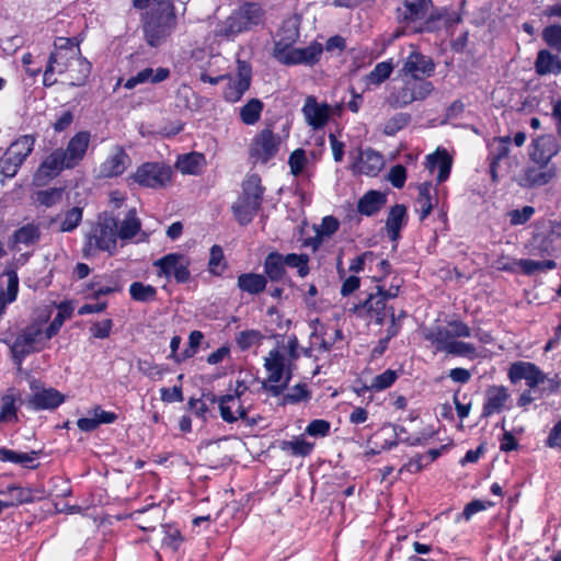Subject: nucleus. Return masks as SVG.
<instances>
[{"label":"nucleus","mask_w":561,"mask_h":561,"mask_svg":"<svg viewBox=\"0 0 561 561\" xmlns=\"http://www.w3.org/2000/svg\"><path fill=\"white\" fill-rule=\"evenodd\" d=\"M298 357L299 343L295 335L277 343L264 357L266 378L262 382L263 389L273 397L283 394L293 378L294 363Z\"/></svg>","instance_id":"nucleus-1"},{"label":"nucleus","mask_w":561,"mask_h":561,"mask_svg":"<svg viewBox=\"0 0 561 561\" xmlns=\"http://www.w3.org/2000/svg\"><path fill=\"white\" fill-rule=\"evenodd\" d=\"M133 7L142 11L144 37L151 47L163 44L175 30L178 19L172 0H133Z\"/></svg>","instance_id":"nucleus-2"},{"label":"nucleus","mask_w":561,"mask_h":561,"mask_svg":"<svg viewBox=\"0 0 561 561\" xmlns=\"http://www.w3.org/2000/svg\"><path fill=\"white\" fill-rule=\"evenodd\" d=\"M79 66V76H69V83L72 85H81L88 78L91 65L90 62L79 55L78 48H58L51 53L47 67L43 73V83L46 87H51L57 82L56 73H69L70 68Z\"/></svg>","instance_id":"nucleus-3"},{"label":"nucleus","mask_w":561,"mask_h":561,"mask_svg":"<svg viewBox=\"0 0 561 561\" xmlns=\"http://www.w3.org/2000/svg\"><path fill=\"white\" fill-rule=\"evenodd\" d=\"M263 11L256 3H245L234 10L227 19L215 24L211 33L216 41H233L239 34L259 25Z\"/></svg>","instance_id":"nucleus-4"},{"label":"nucleus","mask_w":561,"mask_h":561,"mask_svg":"<svg viewBox=\"0 0 561 561\" xmlns=\"http://www.w3.org/2000/svg\"><path fill=\"white\" fill-rule=\"evenodd\" d=\"M48 317L41 321H35L24 328L11 344V353L14 363L21 367L24 358L34 352L42 351L46 343L51 339L44 328Z\"/></svg>","instance_id":"nucleus-5"},{"label":"nucleus","mask_w":561,"mask_h":561,"mask_svg":"<svg viewBox=\"0 0 561 561\" xmlns=\"http://www.w3.org/2000/svg\"><path fill=\"white\" fill-rule=\"evenodd\" d=\"M510 136L494 137L488 144L490 172L493 181L504 175H512L519 164L517 156L511 153Z\"/></svg>","instance_id":"nucleus-6"},{"label":"nucleus","mask_w":561,"mask_h":561,"mask_svg":"<svg viewBox=\"0 0 561 561\" xmlns=\"http://www.w3.org/2000/svg\"><path fill=\"white\" fill-rule=\"evenodd\" d=\"M434 91V85L427 80L403 78L401 87H394L387 96V103L392 108H404L413 102L427 99Z\"/></svg>","instance_id":"nucleus-7"},{"label":"nucleus","mask_w":561,"mask_h":561,"mask_svg":"<svg viewBox=\"0 0 561 561\" xmlns=\"http://www.w3.org/2000/svg\"><path fill=\"white\" fill-rule=\"evenodd\" d=\"M36 138L23 135L14 140L0 159V173L13 178L34 149Z\"/></svg>","instance_id":"nucleus-8"},{"label":"nucleus","mask_w":561,"mask_h":561,"mask_svg":"<svg viewBox=\"0 0 561 561\" xmlns=\"http://www.w3.org/2000/svg\"><path fill=\"white\" fill-rule=\"evenodd\" d=\"M247 389L244 382L237 381L232 393L219 398L213 397L211 401L218 403L220 416L225 422L236 423L239 420H247L250 409V405H245V399H243Z\"/></svg>","instance_id":"nucleus-9"},{"label":"nucleus","mask_w":561,"mask_h":561,"mask_svg":"<svg viewBox=\"0 0 561 561\" xmlns=\"http://www.w3.org/2000/svg\"><path fill=\"white\" fill-rule=\"evenodd\" d=\"M282 138L271 128H263L251 139L249 158L254 164H266L276 157Z\"/></svg>","instance_id":"nucleus-10"},{"label":"nucleus","mask_w":561,"mask_h":561,"mask_svg":"<svg viewBox=\"0 0 561 561\" xmlns=\"http://www.w3.org/2000/svg\"><path fill=\"white\" fill-rule=\"evenodd\" d=\"M172 168L164 162H145L133 174V180L140 186L164 188L172 183Z\"/></svg>","instance_id":"nucleus-11"},{"label":"nucleus","mask_w":561,"mask_h":561,"mask_svg":"<svg viewBox=\"0 0 561 561\" xmlns=\"http://www.w3.org/2000/svg\"><path fill=\"white\" fill-rule=\"evenodd\" d=\"M191 260L182 253H169L153 262L157 268V276L165 279H174L176 283L184 284L191 278Z\"/></svg>","instance_id":"nucleus-12"},{"label":"nucleus","mask_w":561,"mask_h":561,"mask_svg":"<svg viewBox=\"0 0 561 561\" xmlns=\"http://www.w3.org/2000/svg\"><path fill=\"white\" fill-rule=\"evenodd\" d=\"M557 165L530 162L518 173L512 174V180L523 188L545 186L557 176Z\"/></svg>","instance_id":"nucleus-13"},{"label":"nucleus","mask_w":561,"mask_h":561,"mask_svg":"<svg viewBox=\"0 0 561 561\" xmlns=\"http://www.w3.org/2000/svg\"><path fill=\"white\" fill-rule=\"evenodd\" d=\"M561 145L553 135H540L531 139L528 146L530 162L556 165L552 159L560 152Z\"/></svg>","instance_id":"nucleus-14"},{"label":"nucleus","mask_w":561,"mask_h":561,"mask_svg":"<svg viewBox=\"0 0 561 561\" xmlns=\"http://www.w3.org/2000/svg\"><path fill=\"white\" fill-rule=\"evenodd\" d=\"M435 71V64L428 56L421 54L417 50H413L405 58L401 73L403 78H410L414 80H426L432 77Z\"/></svg>","instance_id":"nucleus-15"},{"label":"nucleus","mask_w":561,"mask_h":561,"mask_svg":"<svg viewBox=\"0 0 561 561\" xmlns=\"http://www.w3.org/2000/svg\"><path fill=\"white\" fill-rule=\"evenodd\" d=\"M65 169L71 168L62 156V149L58 148L42 161L34 174V184L37 186L45 185L47 182L60 174Z\"/></svg>","instance_id":"nucleus-16"},{"label":"nucleus","mask_w":561,"mask_h":561,"mask_svg":"<svg viewBox=\"0 0 561 561\" xmlns=\"http://www.w3.org/2000/svg\"><path fill=\"white\" fill-rule=\"evenodd\" d=\"M228 85L224 92L227 102L236 103L249 90L251 84V67L238 60V72L234 77H228Z\"/></svg>","instance_id":"nucleus-17"},{"label":"nucleus","mask_w":561,"mask_h":561,"mask_svg":"<svg viewBox=\"0 0 561 561\" xmlns=\"http://www.w3.org/2000/svg\"><path fill=\"white\" fill-rule=\"evenodd\" d=\"M508 378L513 383L525 380L530 389L537 388L547 379L540 368L530 362L513 363L508 369Z\"/></svg>","instance_id":"nucleus-18"},{"label":"nucleus","mask_w":561,"mask_h":561,"mask_svg":"<svg viewBox=\"0 0 561 561\" xmlns=\"http://www.w3.org/2000/svg\"><path fill=\"white\" fill-rule=\"evenodd\" d=\"M301 111L306 123L314 130L323 128L332 115V107L312 95L307 96Z\"/></svg>","instance_id":"nucleus-19"},{"label":"nucleus","mask_w":561,"mask_h":561,"mask_svg":"<svg viewBox=\"0 0 561 561\" xmlns=\"http://www.w3.org/2000/svg\"><path fill=\"white\" fill-rule=\"evenodd\" d=\"M341 339V330L335 327H324L318 323L311 334V346L306 348L304 353L310 357L313 351L329 352L334 343Z\"/></svg>","instance_id":"nucleus-20"},{"label":"nucleus","mask_w":561,"mask_h":561,"mask_svg":"<svg viewBox=\"0 0 561 561\" xmlns=\"http://www.w3.org/2000/svg\"><path fill=\"white\" fill-rule=\"evenodd\" d=\"M432 0H404L398 9V18L407 24L422 22L432 16Z\"/></svg>","instance_id":"nucleus-21"},{"label":"nucleus","mask_w":561,"mask_h":561,"mask_svg":"<svg viewBox=\"0 0 561 561\" xmlns=\"http://www.w3.org/2000/svg\"><path fill=\"white\" fill-rule=\"evenodd\" d=\"M511 394L504 386H491L485 390L482 415L489 417L510 408Z\"/></svg>","instance_id":"nucleus-22"},{"label":"nucleus","mask_w":561,"mask_h":561,"mask_svg":"<svg viewBox=\"0 0 561 561\" xmlns=\"http://www.w3.org/2000/svg\"><path fill=\"white\" fill-rule=\"evenodd\" d=\"M130 158L122 147H115L99 168L100 178L122 175L130 165Z\"/></svg>","instance_id":"nucleus-23"},{"label":"nucleus","mask_w":561,"mask_h":561,"mask_svg":"<svg viewBox=\"0 0 561 561\" xmlns=\"http://www.w3.org/2000/svg\"><path fill=\"white\" fill-rule=\"evenodd\" d=\"M354 312L360 317L374 321L376 324H382L386 319L385 297L377 293L370 294L360 305L354 307Z\"/></svg>","instance_id":"nucleus-24"},{"label":"nucleus","mask_w":561,"mask_h":561,"mask_svg":"<svg viewBox=\"0 0 561 561\" xmlns=\"http://www.w3.org/2000/svg\"><path fill=\"white\" fill-rule=\"evenodd\" d=\"M27 400V405L33 410H53L65 401V396L54 388H35Z\"/></svg>","instance_id":"nucleus-25"},{"label":"nucleus","mask_w":561,"mask_h":561,"mask_svg":"<svg viewBox=\"0 0 561 561\" xmlns=\"http://www.w3.org/2000/svg\"><path fill=\"white\" fill-rule=\"evenodd\" d=\"M383 156L370 148L359 151L357 161L354 163L353 169L355 172L368 176H376L383 168Z\"/></svg>","instance_id":"nucleus-26"},{"label":"nucleus","mask_w":561,"mask_h":561,"mask_svg":"<svg viewBox=\"0 0 561 561\" xmlns=\"http://www.w3.org/2000/svg\"><path fill=\"white\" fill-rule=\"evenodd\" d=\"M89 144L90 134L88 131H79L70 138L66 149H62V156L71 169L83 160Z\"/></svg>","instance_id":"nucleus-27"},{"label":"nucleus","mask_w":561,"mask_h":561,"mask_svg":"<svg viewBox=\"0 0 561 561\" xmlns=\"http://www.w3.org/2000/svg\"><path fill=\"white\" fill-rule=\"evenodd\" d=\"M451 165L453 159L445 149H437L434 153L426 156L425 167L430 173H434L436 169L438 170L436 176L438 184L449 178Z\"/></svg>","instance_id":"nucleus-28"},{"label":"nucleus","mask_w":561,"mask_h":561,"mask_svg":"<svg viewBox=\"0 0 561 561\" xmlns=\"http://www.w3.org/2000/svg\"><path fill=\"white\" fill-rule=\"evenodd\" d=\"M170 76V70L164 67L159 68H145L138 71L135 76L128 78L125 82V88L131 90L136 88L138 84L144 83H160L167 80Z\"/></svg>","instance_id":"nucleus-29"},{"label":"nucleus","mask_w":561,"mask_h":561,"mask_svg":"<svg viewBox=\"0 0 561 561\" xmlns=\"http://www.w3.org/2000/svg\"><path fill=\"white\" fill-rule=\"evenodd\" d=\"M323 46L318 42L310 43L309 46L304 48H296L286 66H313L317 64L322 55Z\"/></svg>","instance_id":"nucleus-30"},{"label":"nucleus","mask_w":561,"mask_h":561,"mask_svg":"<svg viewBox=\"0 0 561 561\" xmlns=\"http://www.w3.org/2000/svg\"><path fill=\"white\" fill-rule=\"evenodd\" d=\"M205 167V156L196 151L179 156L175 162L176 170L186 175H199Z\"/></svg>","instance_id":"nucleus-31"},{"label":"nucleus","mask_w":561,"mask_h":561,"mask_svg":"<svg viewBox=\"0 0 561 561\" xmlns=\"http://www.w3.org/2000/svg\"><path fill=\"white\" fill-rule=\"evenodd\" d=\"M407 208L400 204L391 207L386 220L387 234L391 241L396 242L399 240L400 231L407 226Z\"/></svg>","instance_id":"nucleus-32"},{"label":"nucleus","mask_w":561,"mask_h":561,"mask_svg":"<svg viewBox=\"0 0 561 561\" xmlns=\"http://www.w3.org/2000/svg\"><path fill=\"white\" fill-rule=\"evenodd\" d=\"M339 229V221L333 216H325L319 226L314 227V237L304 241L306 247L317 251L320 245Z\"/></svg>","instance_id":"nucleus-33"},{"label":"nucleus","mask_w":561,"mask_h":561,"mask_svg":"<svg viewBox=\"0 0 561 561\" xmlns=\"http://www.w3.org/2000/svg\"><path fill=\"white\" fill-rule=\"evenodd\" d=\"M116 232L108 225H100L89 237L90 245H94L100 250L112 252L116 248Z\"/></svg>","instance_id":"nucleus-34"},{"label":"nucleus","mask_w":561,"mask_h":561,"mask_svg":"<svg viewBox=\"0 0 561 561\" xmlns=\"http://www.w3.org/2000/svg\"><path fill=\"white\" fill-rule=\"evenodd\" d=\"M83 211L81 207L75 206L65 211L59 213L53 220L51 225H56L60 232L73 231L82 220Z\"/></svg>","instance_id":"nucleus-35"},{"label":"nucleus","mask_w":561,"mask_h":561,"mask_svg":"<svg viewBox=\"0 0 561 561\" xmlns=\"http://www.w3.org/2000/svg\"><path fill=\"white\" fill-rule=\"evenodd\" d=\"M261 203L250 199L243 195L233 205L234 216L241 225L249 224L260 209Z\"/></svg>","instance_id":"nucleus-36"},{"label":"nucleus","mask_w":561,"mask_h":561,"mask_svg":"<svg viewBox=\"0 0 561 561\" xmlns=\"http://www.w3.org/2000/svg\"><path fill=\"white\" fill-rule=\"evenodd\" d=\"M238 287L250 295H259L266 288V277L262 274L243 273L238 276Z\"/></svg>","instance_id":"nucleus-37"},{"label":"nucleus","mask_w":561,"mask_h":561,"mask_svg":"<svg viewBox=\"0 0 561 561\" xmlns=\"http://www.w3.org/2000/svg\"><path fill=\"white\" fill-rule=\"evenodd\" d=\"M432 183L424 182L419 185V196L416 199V213L420 220H424L433 210L436 198L432 196Z\"/></svg>","instance_id":"nucleus-38"},{"label":"nucleus","mask_w":561,"mask_h":561,"mask_svg":"<svg viewBox=\"0 0 561 561\" xmlns=\"http://www.w3.org/2000/svg\"><path fill=\"white\" fill-rule=\"evenodd\" d=\"M425 339L430 341L438 352H446L449 350L451 343L455 341L450 334L448 327H435L428 330Z\"/></svg>","instance_id":"nucleus-39"},{"label":"nucleus","mask_w":561,"mask_h":561,"mask_svg":"<svg viewBox=\"0 0 561 561\" xmlns=\"http://www.w3.org/2000/svg\"><path fill=\"white\" fill-rule=\"evenodd\" d=\"M535 67L537 73L540 76L548 73L558 75L561 72V60L548 50H540L538 53Z\"/></svg>","instance_id":"nucleus-40"},{"label":"nucleus","mask_w":561,"mask_h":561,"mask_svg":"<svg viewBox=\"0 0 561 561\" xmlns=\"http://www.w3.org/2000/svg\"><path fill=\"white\" fill-rule=\"evenodd\" d=\"M7 289L0 286V316L4 312L7 306L16 299L19 290V277L14 271H7Z\"/></svg>","instance_id":"nucleus-41"},{"label":"nucleus","mask_w":561,"mask_h":561,"mask_svg":"<svg viewBox=\"0 0 561 561\" xmlns=\"http://www.w3.org/2000/svg\"><path fill=\"white\" fill-rule=\"evenodd\" d=\"M36 455V451L18 453L5 447L0 448V461L21 465L26 468L34 467Z\"/></svg>","instance_id":"nucleus-42"},{"label":"nucleus","mask_w":561,"mask_h":561,"mask_svg":"<svg viewBox=\"0 0 561 561\" xmlns=\"http://www.w3.org/2000/svg\"><path fill=\"white\" fill-rule=\"evenodd\" d=\"M383 203L385 196L381 193L370 191L359 199L357 208L362 215L371 216L382 207Z\"/></svg>","instance_id":"nucleus-43"},{"label":"nucleus","mask_w":561,"mask_h":561,"mask_svg":"<svg viewBox=\"0 0 561 561\" xmlns=\"http://www.w3.org/2000/svg\"><path fill=\"white\" fill-rule=\"evenodd\" d=\"M285 257L279 253H270L264 262V272L271 280H279L285 274Z\"/></svg>","instance_id":"nucleus-44"},{"label":"nucleus","mask_w":561,"mask_h":561,"mask_svg":"<svg viewBox=\"0 0 561 561\" xmlns=\"http://www.w3.org/2000/svg\"><path fill=\"white\" fill-rule=\"evenodd\" d=\"M263 102L259 99L249 100L241 108H240V118L243 124L252 126L256 124L262 115L263 111Z\"/></svg>","instance_id":"nucleus-45"},{"label":"nucleus","mask_w":561,"mask_h":561,"mask_svg":"<svg viewBox=\"0 0 561 561\" xmlns=\"http://www.w3.org/2000/svg\"><path fill=\"white\" fill-rule=\"evenodd\" d=\"M299 37V22L296 18H290L283 22L274 42L297 43Z\"/></svg>","instance_id":"nucleus-46"},{"label":"nucleus","mask_w":561,"mask_h":561,"mask_svg":"<svg viewBox=\"0 0 561 561\" xmlns=\"http://www.w3.org/2000/svg\"><path fill=\"white\" fill-rule=\"evenodd\" d=\"M58 312L53 319V321L45 328L49 333L50 337L55 336L64 322L69 319L73 312V306L70 301H62L58 305Z\"/></svg>","instance_id":"nucleus-47"},{"label":"nucleus","mask_w":561,"mask_h":561,"mask_svg":"<svg viewBox=\"0 0 561 561\" xmlns=\"http://www.w3.org/2000/svg\"><path fill=\"white\" fill-rule=\"evenodd\" d=\"M129 295L135 301L150 302L156 300L157 288L141 282H134L129 286Z\"/></svg>","instance_id":"nucleus-48"},{"label":"nucleus","mask_w":561,"mask_h":561,"mask_svg":"<svg viewBox=\"0 0 561 561\" xmlns=\"http://www.w3.org/2000/svg\"><path fill=\"white\" fill-rule=\"evenodd\" d=\"M514 265L519 267L525 274L531 275L537 271H549L557 266V263L552 260L535 261L530 259H520L514 261Z\"/></svg>","instance_id":"nucleus-49"},{"label":"nucleus","mask_w":561,"mask_h":561,"mask_svg":"<svg viewBox=\"0 0 561 561\" xmlns=\"http://www.w3.org/2000/svg\"><path fill=\"white\" fill-rule=\"evenodd\" d=\"M91 297L99 299L101 296L110 295L122 290V286L117 280L104 283L103 277H95L89 285Z\"/></svg>","instance_id":"nucleus-50"},{"label":"nucleus","mask_w":561,"mask_h":561,"mask_svg":"<svg viewBox=\"0 0 561 561\" xmlns=\"http://www.w3.org/2000/svg\"><path fill=\"white\" fill-rule=\"evenodd\" d=\"M392 71L393 65L390 60L378 62L367 75L366 81L368 84L379 85L391 76Z\"/></svg>","instance_id":"nucleus-51"},{"label":"nucleus","mask_w":561,"mask_h":561,"mask_svg":"<svg viewBox=\"0 0 561 561\" xmlns=\"http://www.w3.org/2000/svg\"><path fill=\"white\" fill-rule=\"evenodd\" d=\"M313 444L307 442L302 437H296L291 440L283 442L282 449L291 453L294 456H308L313 449Z\"/></svg>","instance_id":"nucleus-52"},{"label":"nucleus","mask_w":561,"mask_h":561,"mask_svg":"<svg viewBox=\"0 0 561 561\" xmlns=\"http://www.w3.org/2000/svg\"><path fill=\"white\" fill-rule=\"evenodd\" d=\"M18 409L15 405V398L13 394L8 393L1 399L0 423H9L18 421Z\"/></svg>","instance_id":"nucleus-53"},{"label":"nucleus","mask_w":561,"mask_h":561,"mask_svg":"<svg viewBox=\"0 0 561 561\" xmlns=\"http://www.w3.org/2000/svg\"><path fill=\"white\" fill-rule=\"evenodd\" d=\"M0 494H8L7 501L9 507L30 502L32 500L31 491L19 485H10L7 491H0Z\"/></svg>","instance_id":"nucleus-54"},{"label":"nucleus","mask_w":561,"mask_h":561,"mask_svg":"<svg viewBox=\"0 0 561 561\" xmlns=\"http://www.w3.org/2000/svg\"><path fill=\"white\" fill-rule=\"evenodd\" d=\"M262 339L263 335L257 330H243L237 333L236 343L242 351H245L259 345Z\"/></svg>","instance_id":"nucleus-55"},{"label":"nucleus","mask_w":561,"mask_h":561,"mask_svg":"<svg viewBox=\"0 0 561 561\" xmlns=\"http://www.w3.org/2000/svg\"><path fill=\"white\" fill-rule=\"evenodd\" d=\"M411 116L408 113H397L390 117L383 125V134L394 136L398 131L408 126Z\"/></svg>","instance_id":"nucleus-56"},{"label":"nucleus","mask_w":561,"mask_h":561,"mask_svg":"<svg viewBox=\"0 0 561 561\" xmlns=\"http://www.w3.org/2000/svg\"><path fill=\"white\" fill-rule=\"evenodd\" d=\"M243 196L250 199H256L262 203L263 187L261 186V179L256 174H251L243 183Z\"/></svg>","instance_id":"nucleus-57"},{"label":"nucleus","mask_w":561,"mask_h":561,"mask_svg":"<svg viewBox=\"0 0 561 561\" xmlns=\"http://www.w3.org/2000/svg\"><path fill=\"white\" fill-rule=\"evenodd\" d=\"M140 229V222L136 217L135 210H129L126 218L123 220L118 236L122 239H130L137 234Z\"/></svg>","instance_id":"nucleus-58"},{"label":"nucleus","mask_w":561,"mask_h":561,"mask_svg":"<svg viewBox=\"0 0 561 561\" xmlns=\"http://www.w3.org/2000/svg\"><path fill=\"white\" fill-rule=\"evenodd\" d=\"M226 270V261L224 251L219 245H213L210 249L208 271L216 276H219Z\"/></svg>","instance_id":"nucleus-59"},{"label":"nucleus","mask_w":561,"mask_h":561,"mask_svg":"<svg viewBox=\"0 0 561 561\" xmlns=\"http://www.w3.org/2000/svg\"><path fill=\"white\" fill-rule=\"evenodd\" d=\"M62 195H64V188L54 187V188H48V190L37 192L35 199L39 205H43L46 207H51L61 202Z\"/></svg>","instance_id":"nucleus-60"},{"label":"nucleus","mask_w":561,"mask_h":561,"mask_svg":"<svg viewBox=\"0 0 561 561\" xmlns=\"http://www.w3.org/2000/svg\"><path fill=\"white\" fill-rule=\"evenodd\" d=\"M308 164V158L304 149H296L288 159L290 173L295 176L302 175Z\"/></svg>","instance_id":"nucleus-61"},{"label":"nucleus","mask_w":561,"mask_h":561,"mask_svg":"<svg viewBox=\"0 0 561 561\" xmlns=\"http://www.w3.org/2000/svg\"><path fill=\"white\" fill-rule=\"evenodd\" d=\"M397 378L398 373L396 370L387 369L373 378L369 389L374 391H382L391 387Z\"/></svg>","instance_id":"nucleus-62"},{"label":"nucleus","mask_w":561,"mask_h":561,"mask_svg":"<svg viewBox=\"0 0 561 561\" xmlns=\"http://www.w3.org/2000/svg\"><path fill=\"white\" fill-rule=\"evenodd\" d=\"M447 354L466 357L469 359H474L479 356L477 348L473 344L458 340H455L451 343L449 350L447 351Z\"/></svg>","instance_id":"nucleus-63"},{"label":"nucleus","mask_w":561,"mask_h":561,"mask_svg":"<svg viewBox=\"0 0 561 561\" xmlns=\"http://www.w3.org/2000/svg\"><path fill=\"white\" fill-rule=\"evenodd\" d=\"M39 238L38 228L34 225H26L14 233V242L25 245L35 243Z\"/></svg>","instance_id":"nucleus-64"}]
</instances>
